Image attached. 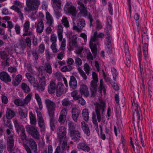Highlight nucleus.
Segmentation results:
<instances>
[{
    "label": "nucleus",
    "mask_w": 153,
    "mask_h": 153,
    "mask_svg": "<svg viewBox=\"0 0 153 153\" xmlns=\"http://www.w3.org/2000/svg\"><path fill=\"white\" fill-rule=\"evenodd\" d=\"M95 111L97 118V120L96 116H93L92 117V122L96 127H98L97 121L100 122L101 120L100 112L102 114L105 112L106 107V103L102 100H101L99 102H96L95 105Z\"/></svg>",
    "instance_id": "f257e3e1"
},
{
    "label": "nucleus",
    "mask_w": 153,
    "mask_h": 153,
    "mask_svg": "<svg viewBox=\"0 0 153 153\" xmlns=\"http://www.w3.org/2000/svg\"><path fill=\"white\" fill-rule=\"evenodd\" d=\"M45 104L46 105L48 113L50 117L51 130V131H53L55 129L54 114L55 111L56 105L54 102L48 99L45 100Z\"/></svg>",
    "instance_id": "f03ea898"
},
{
    "label": "nucleus",
    "mask_w": 153,
    "mask_h": 153,
    "mask_svg": "<svg viewBox=\"0 0 153 153\" xmlns=\"http://www.w3.org/2000/svg\"><path fill=\"white\" fill-rule=\"evenodd\" d=\"M40 4L39 0H27L26 4L27 6L24 9L27 11L29 12L38 9Z\"/></svg>",
    "instance_id": "7ed1b4c3"
},
{
    "label": "nucleus",
    "mask_w": 153,
    "mask_h": 153,
    "mask_svg": "<svg viewBox=\"0 0 153 153\" xmlns=\"http://www.w3.org/2000/svg\"><path fill=\"white\" fill-rule=\"evenodd\" d=\"M51 1L53 4V7L54 10V13L55 16L57 19H59L62 16V14L61 13V3L58 0H51Z\"/></svg>",
    "instance_id": "20e7f679"
},
{
    "label": "nucleus",
    "mask_w": 153,
    "mask_h": 153,
    "mask_svg": "<svg viewBox=\"0 0 153 153\" xmlns=\"http://www.w3.org/2000/svg\"><path fill=\"white\" fill-rule=\"evenodd\" d=\"M13 123L16 128V131L19 132L21 131L22 134L21 135V139L23 140H26L27 136L25 133V130L24 127L20 125L16 120L13 121Z\"/></svg>",
    "instance_id": "39448f33"
},
{
    "label": "nucleus",
    "mask_w": 153,
    "mask_h": 153,
    "mask_svg": "<svg viewBox=\"0 0 153 153\" xmlns=\"http://www.w3.org/2000/svg\"><path fill=\"white\" fill-rule=\"evenodd\" d=\"M26 131L34 138L37 140L39 139L40 134L36 127L28 126L26 127Z\"/></svg>",
    "instance_id": "423d86ee"
},
{
    "label": "nucleus",
    "mask_w": 153,
    "mask_h": 153,
    "mask_svg": "<svg viewBox=\"0 0 153 153\" xmlns=\"http://www.w3.org/2000/svg\"><path fill=\"white\" fill-rule=\"evenodd\" d=\"M64 10L66 14H71L74 16H76L77 13L76 8L72 4H69L68 3H67L64 7Z\"/></svg>",
    "instance_id": "0eeeda50"
},
{
    "label": "nucleus",
    "mask_w": 153,
    "mask_h": 153,
    "mask_svg": "<svg viewBox=\"0 0 153 153\" xmlns=\"http://www.w3.org/2000/svg\"><path fill=\"white\" fill-rule=\"evenodd\" d=\"M133 109L135 111L137 114V119L139 120H143V115L142 112L140 108L139 105L137 103L136 100H134L132 102L131 100Z\"/></svg>",
    "instance_id": "6e6552de"
},
{
    "label": "nucleus",
    "mask_w": 153,
    "mask_h": 153,
    "mask_svg": "<svg viewBox=\"0 0 153 153\" xmlns=\"http://www.w3.org/2000/svg\"><path fill=\"white\" fill-rule=\"evenodd\" d=\"M37 116L38 124L40 128V131L42 132H44L45 130L44 120L42 114L40 111H36Z\"/></svg>",
    "instance_id": "1a4fd4ad"
},
{
    "label": "nucleus",
    "mask_w": 153,
    "mask_h": 153,
    "mask_svg": "<svg viewBox=\"0 0 153 153\" xmlns=\"http://www.w3.org/2000/svg\"><path fill=\"white\" fill-rule=\"evenodd\" d=\"M77 4L78 5V7L81 15L83 17L86 18L88 14V10L86 5L80 1H78Z\"/></svg>",
    "instance_id": "9d476101"
},
{
    "label": "nucleus",
    "mask_w": 153,
    "mask_h": 153,
    "mask_svg": "<svg viewBox=\"0 0 153 153\" xmlns=\"http://www.w3.org/2000/svg\"><path fill=\"white\" fill-rule=\"evenodd\" d=\"M111 38V36H107L105 38V49L108 54H111L112 53Z\"/></svg>",
    "instance_id": "9b49d317"
},
{
    "label": "nucleus",
    "mask_w": 153,
    "mask_h": 153,
    "mask_svg": "<svg viewBox=\"0 0 153 153\" xmlns=\"http://www.w3.org/2000/svg\"><path fill=\"white\" fill-rule=\"evenodd\" d=\"M0 79L6 83L11 81L10 75L7 72L4 71L0 72Z\"/></svg>",
    "instance_id": "f8f14e48"
},
{
    "label": "nucleus",
    "mask_w": 153,
    "mask_h": 153,
    "mask_svg": "<svg viewBox=\"0 0 153 153\" xmlns=\"http://www.w3.org/2000/svg\"><path fill=\"white\" fill-rule=\"evenodd\" d=\"M30 26V23L29 21L25 22L23 25V31L25 32L23 35V36H30L32 35V32L28 31Z\"/></svg>",
    "instance_id": "ddd939ff"
},
{
    "label": "nucleus",
    "mask_w": 153,
    "mask_h": 153,
    "mask_svg": "<svg viewBox=\"0 0 153 153\" xmlns=\"http://www.w3.org/2000/svg\"><path fill=\"white\" fill-rule=\"evenodd\" d=\"M66 128L64 126H61L58 128L56 133L57 137L59 138L62 139L65 137Z\"/></svg>",
    "instance_id": "4468645a"
},
{
    "label": "nucleus",
    "mask_w": 153,
    "mask_h": 153,
    "mask_svg": "<svg viewBox=\"0 0 153 153\" xmlns=\"http://www.w3.org/2000/svg\"><path fill=\"white\" fill-rule=\"evenodd\" d=\"M79 91L81 95H83L85 97H88L89 95V93L87 86L85 84H82L80 85Z\"/></svg>",
    "instance_id": "2eb2a0df"
},
{
    "label": "nucleus",
    "mask_w": 153,
    "mask_h": 153,
    "mask_svg": "<svg viewBox=\"0 0 153 153\" xmlns=\"http://www.w3.org/2000/svg\"><path fill=\"white\" fill-rule=\"evenodd\" d=\"M77 147L79 149L85 152H89L90 150V147L85 142L79 143L77 144Z\"/></svg>",
    "instance_id": "dca6fc26"
},
{
    "label": "nucleus",
    "mask_w": 153,
    "mask_h": 153,
    "mask_svg": "<svg viewBox=\"0 0 153 153\" xmlns=\"http://www.w3.org/2000/svg\"><path fill=\"white\" fill-rule=\"evenodd\" d=\"M7 149L9 152H12L13 150V149L14 145V140L13 137L12 135L8 137L7 140Z\"/></svg>",
    "instance_id": "f3484780"
},
{
    "label": "nucleus",
    "mask_w": 153,
    "mask_h": 153,
    "mask_svg": "<svg viewBox=\"0 0 153 153\" xmlns=\"http://www.w3.org/2000/svg\"><path fill=\"white\" fill-rule=\"evenodd\" d=\"M69 46L71 49H72L74 47L76 48H77L78 45L77 43V37L76 35H74L72 36Z\"/></svg>",
    "instance_id": "a211bd4d"
},
{
    "label": "nucleus",
    "mask_w": 153,
    "mask_h": 153,
    "mask_svg": "<svg viewBox=\"0 0 153 153\" xmlns=\"http://www.w3.org/2000/svg\"><path fill=\"white\" fill-rule=\"evenodd\" d=\"M71 139L74 142L79 141L81 138L80 133L78 131H75L70 134Z\"/></svg>",
    "instance_id": "6ab92c4d"
},
{
    "label": "nucleus",
    "mask_w": 153,
    "mask_h": 153,
    "mask_svg": "<svg viewBox=\"0 0 153 153\" xmlns=\"http://www.w3.org/2000/svg\"><path fill=\"white\" fill-rule=\"evenodd\" d=\"M67 112L65 109L62 110L60 112L58 121L61 124H63L66 119Z\"/></svg>",
    "instance_id": "aec40b11"
},
{
    "label": "nucleus",
    "mask_w": 153,
    "mask_h": 153,
    "mask_svg": "<svg viewBox=\"0 0 153 153\" xmlns=\"http://www.w3.org/2000/svg\"><path fill=\"white\" fill-rule=\"evenodd\" d=\"M46 85V81L45 78L44 76H42L39 79L38 90L41 91H44Z\"/></svg>",
    "instance_id": "412c9836"
},
{
    "label": "nucleus",
    "mask_w": 153,
    "mask_h": 153,
    "mask_svg": "<svg viewBox=\"0 0 153 153\" xmlns=\"http://www.w3.org/2000/svg\"><path fill=\"white\" fill-rule=\"evenodd\" d=\"M81 125L82 128L84 133L87 136H90L91 133L88 125L84 121L81 122Z\"/></svg>",
    "instance_id": "4be33fe9"
},
{
    "label": "nucleus",
    "mask_w": 153,
    "mask_h": 153,
    "mask_svg": "<svg viewBox=\"0 0 153 153\" xmlns=\"http://www.w3.org/2000/svg\"><path fill=\"white\" fill-rule=\"evenodd\" d=\"M29 145L32 150L36 153L37 152V147L36 143L33 139H30L28 141Z\"/></svg>",
    "instance_id": "5701e85b"
},
{
    "label": "nucleus",
    "mask_w": 153,
    "mask_h": 153,
    "mask_svg": "<svg viewBox=\"0 0 153 153\" xmlns=\"http://www.w3.org/2000/svg\"><path fill=\"white\" fill-rule=\"evenodd\" d=\"M58 88L56 83L52 81H51L49 85L48 92L50 94H53L55 92L56 89Z\"/></svg>",
    "instance_id": "b1692460"
},
{
    "label": "nucleus",
    "mask_w": 153,
    "mask_h": 153,
    "mask_svg": "<svg viewBox=\"0 0 153 153\" xmlns=\"http://www.w3.org/2000/svg\"><path fill=\"white\" fill-rule=\"evenodd\" d=\"M44 25L43 22L42 20L38 21L36 27V31L37 33H41L43 30Z\"/></svg>",
    "instance_id": "393cba45"
},
{
    "label": "nucleus",
    "mask_w": 153,
    "mask_h": 153,
    "mask_svg": "<svg viewBox=\"0 0 153 153\" xmlns=\"http://www.w3.org/2000/svg\"><path fill=\"white\" fill-rule=\"evenodd\" d=\"M16 114V112L11 109L7 108L6 111V117L8 120L12 119Z\"/></svg>",
    "instance_id": "a878e982"
},
{
    "label": "nucleus",
    "mask_w": 153,
    "mask_h": 153,
    "mask_svg": "<svg viewBox=\"0 0 153 153\" xmlns=\"http://www.w3.org/2000/svg\"><path fill=\"white\" fill-rule=\"evenodd\" d=\"M8 52L5 51H0V56L1 59L6 60L5 63L6 65L9 64L7 61L9 59Z\"/></svg>",
    "instance_id": "bb28decb"
},
{
    "label": "nucleus",
    "mask_w": 153,
    "mask_h": 153,
    "mask_svg": "<svg viewBox=\"0 0 153 153\" xmlns=\"http://www.w3.org/2000/svg\"><path fill=\"white\" fill-rule=\"evenodd\" d=\"M72 117L73 120L76 122L78 118L80 111L78 109L76 108H73L72 110Z\"/></svg>",
    "instance_id": "cd10ccee"
},
{
    "label": "nucleus",
    "mask_w": 153,
    "mask_h": 153,
    "mask_svg": "<svg viewBox=\"0 0 153 153\" xmlns=\"http://www.w3.org/2000/svg\"><path fill=\"white\" fill-rule=\"evenodd\" d=\"M98 82H94L92 81L91 83L90 90L91 92L92 95L93 96L96 94L97 91V83Z\"/></svg>",
    "instance_id": "c85d7f7f"
},
{
    "label": "nucleus",
    "mask_w": 153,
    "mask_h": 153,
    "mask_svg": "<svg viewBox=\"0 0 153 153\" xmlns=\"http://www.w3.org/2000/svg\"><path fill=\"white\" fill-rule=\"evenodd\" d=\"M22 79V77L21 75L18 74L16 76L15 79L12 82L13 85L15 86H18L21 82Z\"/></svg>",
    "instance_id": "c756f323"
},
{
    "label": "nucleus",
    "mask_w": 153,
    "mask_h": 153,
    "mask_svg": "<svg viewBox=\"0 0 153 153\" xmlns=\"http://www.w3.org/2000/svg\"><path fill=\"white\" fill-rule=\"evenodd\" d=\"M77 81L75 77L73 76H71L69 82V85L71 88H74L77 86Z\"/></svg>",
    "instance_id": "7c9ffc66"
},
{
    "label": "nucleus",
    "mask_w": 153,
    "mask_h": 153,
    "mask_svg": "<svg viewBox=\"0 0 153 153\" xmlns=\"http://www.w3.org/2000/svg\"><path fill=\"white\" fill-rule=\"evenodd\" d=\"M29 117L31 124L35 125L36 123V119L32 111L29 112Z\"/></svg>",
    "instance_id": "2f4dec72"
},
{
    "label": "nucleus",
    "mask_w": 153,
    "mask_h": 153,
    "mask_svg": "<svg viewBox=\"0 0 153 153\" xmlns=\"http://www.w3.org/2000/svg\"><path fill=\"white\" fill-rule=\"evenodd\" d=\"M44 70L49 74L52 73L51 64L50 63H45L44 65Z\"/></svg>",
    "instance_id": "473e14b6"
},
{
    "label": "nucleus",
    "mask_w": 153,
    "mask_h": 153,
    "mask_svg": "<svg viewBox=\"0 0 153 153\" xmlns=\"http://www.w3.org/2000/svg\"><path fill=\"white\" fill-rule=\"evenodd\" d=\"M35 98L39 105V108L40 110L43 108V105L40 97L38 93L35 94Z\"/></svg>",
    "instance_id": "72a5a7b5"
},
{
    "label": "nucleus",
    "mask_w": 153,
    "mask_h": 153,
    "mask_svg": "<svg viewBox=\"0 0 153 153\" xmlns=\"http://www.w3.org/2000/svg\"><path fill=\"white\" fill-rule=\"evenodd\" d=\"M21 88L25 93H27L30 92V88L28 85L25 82L22 83L21 85Z\"/></svg>",
    "instance_id": "f704fd0d"
},
{
    "label": "nucleus",
    "mask_w": 153,
    "mask_h": 153,
    "mask_svg": "<svg viewBox=\"0 0 153 153\" xmlns=\"http://www.w3.org/2000/svg\"><path fill=\"white\" fill-rule=\"evenodd\" d=\"M148 45H144L143 47V55L144 59L149 58L148 56Z\"/></svg>",
    "instance_id": "c9c22d12"
},
{
    "label": "nucleus",
    "mask_w": 153,
    "mask_h": 153,
    "mask_svg": "<svg viewBox=\"0 0 153 153\" xmlns=\"http://www.w3.org/2000/svg\"><path fill=\"white\" fill-rule=\"evenodd\" d=\"M82 114L84 120L85 121H88L89 118L88 110L86 109H83Z\"/></svg>",
    "instance_id": "e433bc0d"
},
{
    "label": "nucleus",
    "mask_w": 153,
    "mask_h": 153,
    "mask_svg": "<svg viewBox=\"0 0 153 153\" xmlns=\"http://www.w3.org/2000/svg\"><path fill=\"white\" fill-rule=\"evenodd\" d=\"M143 61L144 68L148 69L151 66V63L149 58H144Z\"/></svg>",
    "instance_id": "4c0bfd02"
},
{
    "label": "nucleus",
    "mask_w": 153,
    "mask_h": 153,
    "mask_svg": "<svg viewBox=\"0 0 153 153\" xmlns=\"http://www.w3.org/2000/svg\"><path fill=\"white\" fill-rule=\"evenodd\" d=\"M68 126L70 134L77 131L75 130V127L74 123L73 122L71 121L69 122L68 123Z\"/></svg>",
    "instance_id": "58836bf2"
},
{
    "label": "nucleus",
    "mask_w": 153,
    "mask_h": 153,
    "mask_svg": "<svg viewBox=\"0 0 153 153\" xmlns=\"http://www.w3.org/2000/svg\"><path fill=\"white\" fill-rule=\"evenodd\" d=\"M71 96L73 99L75 100H78L81 96L80 95H78V92L76 91H74L72 92L71 93Z\"/></svg>",
    "instance_id": "ea45409f"
},
{
    "label": "nucleus",
    "mask_w": 153,
    "mask_h": 153,
    "mask_svg": "<svg viewBox=\"0 0 153 153\" xmlns=\"http://www.w3.org/2000/svg\"><path fill=\"white\" fill-rule=\"evenodd\" d=\"M14 103L16 105L20 106H23L25 105V102H24L22 100L19 99H16L14 101Z\"/></svg>",
    "instance_id": "a19ab883"
},
{
    "label": "nucleus",
    "mask_w": 153,
    "mask_h": 153,
    "mask_svg": "<svg viewBox=\"0 0 153 153\" xmlns=\"http://www.w3.org/2000/svg\"><path fill=\"white\" fill-rule=\"evenodd\" d=\"M77 24L82 30L85 25V21L84 19H80Z\"/></svg>",
    "instance_id": "79ce46f5"
},
{
    "label": "nucleus",
    "mask_w": 153,
    "mask_h": 153,
    "mask_svg": "<svg viewBox=\"0 0 153 153\" xmlns=\"http://www.w3.org/2000/svg\"><path fill=\"white\" fill-rule=\"evenodd\" d=\"M111 71L113 76V79L114 81H116V78L118 75L117 71L114 67L111 68Z\"/></svg>",
    "instance_id": "37998d69"
},
{
    "label": "nucleus",
    "mask_w": 153,
    "mask_h": 153,
    "mask_svg": "<svg viewBox=\"0 0 153 153\" xmlns=\"http://www.w3.org/2000/svg\"><path fill=\"white\" fill-rule=\"evenodd\" d=\"M142 42L144 45H148L147 43L148 42V36L147 34L143 35L142 33Z\"/></svg>",
    "instance_id": "c03bdc74"
},
{
    "label": "nucleus",
    "mask_w": 153,
    "mask_h": 153,
    "mask_svg": "<svg viewBox=\"0 0 153 153\" xmlns=\"http://www.w3.org/2000/svg\"><path fill=\"white\" fill-rule=\"evenodd\" d=\"M137 57L138 61H141L142 58V51L141 48L138 47L137 49Z\"/></svg>",
    "instance_id": "a18cd8bd"
},
{
    "label": "nucleus",
    "mask_w": 153,
    "mask_h": 153,
    "mask_svg": "<svg viewBox=\"0 0 153 153\" xmlns=\"http://www.w3.org/2000/svg\"><path fill=\"white\" fill-rule=\"evenodd\" d=\"M62 24L66 27H68L69 26V24L66 17H63L62 19Z\"/></svg>",
    "instance_id": "49530a36"
},
{
    "label": "nucleus",
    "mask_w": 153,
    "mask_h": 153,
    "mask_svg": "<svg viewBox=\"0 0 153 153\" xmlns=\"http://www.w3.org/2000/svg\"><path fill=\"white\" fill-rule=\"evenodd\" d=\"M108 10L109 13L111 15L113 14V9L112 5L110 1L108 2Z\"/></svg>",
    "instance_id": "de8ad7c7"
},
{
    "label": "nucleus",
    "mask_w": 153,
    "mask_h": 153,
    "mask_svg": "<svg viewBox=\"0 0 153 153\" xmlns=\"http://www.w3.org/2000/svg\"><path fill=\"white\" fill-rule=\"evenodd\" d=\"M26 44L25 42L22 41H21L19 44V47H20L22 49L21 51V53L23 52V50H24L26 48Z\"/></svg>",
    "instance_id": "09e8293b"
},
{
    "label": "nucleus",
    "mask_w": 153,
    "mask_h": 153,
    "mask_svg": "<svg viewBox=\"0 0 153 153\" xmlns=\"http://www.w3.org/2000/svg\"><path fill=\"white\" fill-rule=\"evenodd\" d=\"M84 69L87 75H88L89 74V71H90V67L87 63H86L85 64L84 67Z\"/></svg>",
    "instance_id": "8fccbe9b"
},
{
    "label": "nucleus",
    "mask_w": 153,
    "mask_h": 153,
    "mask_svg": "<svg viewBox=\"0 0 153 153\" xmlns=\"http://www.w3.org/2000/svg\"><path fill=\"white\" fill-rule=\"evenodd\" d=\"M62 105L64 106H67L70 105L71 102L68 99H65L62 102Z\"/></svg>",
    "instance_id": "3c124183"
},
{
    "label": "nucleus",
    "mask_w": 153,
    "mask_h": 153,
    "mask_svg": "<svg viewBox=\"0 0 153 153\" xmlns=\"http://www.w3.org/2000/svg\"><path fill=\"white\" fill-rule=\"evenodd\" d=\"M19 114L21 115L22 118H24L27 116V113H25L24 110L21 108H19Z\"/></svg>",
    "instance_id": "603ef678"
},
{
    "label": "nucleus",
    "mask_w": 153,
    "mask_h": 153,
    "mask_svg": "<svg viewBox=\"0 0 153 153\" xmlns=\"http://www.w3.org/2000/svg\"><path fill=\"white\" fill-rule=\"evenodd\" d=\"M32 96V93L28 94L25 99L24 102H25L26 103L30 102L31 100Z\"/></svg>",
    "instance_id": "864d4df0"
},
{
    "label": "nucleus",
    "mask_w": 153,
    "mask_h": 153,
    "mask_svg": "<svg viewBox=\"0 0 153 153\" xmlns=\"http://www.w3.org/2000/svg\"><path fill=\"white\" fill-rule=\"evenodd\" d=\"M86 17L89 20L90 22V26L91 27L92 25V23L93 21L92 15L90 13H88V15H87V16H86Z\"/></svg>",
    "instance_id": "5fc2aeb1"
},
{
    "label": "nucleus",
    "mask_w": 153,
    "mask_h": 153,
    "mask_svg": "<svg viewBox=\"0 0 153 153\" xmlns=\"http://www.w3.org/2000/svg\"><path fill=\"white\" fill-rule=\"evenodd\" d=\"M25 76L30 82L35 78L33 76L31 75L30 73H26L25 74Z\"/></svg>",
    "instance_id": "6e6d98bb"
},
{
    "label": "nucleus",
    "mask_w": 153,
    "mask_h": 153,
    "mask_svg": "<svg viewBox=\"0 0 153 153\" xmlns=\"http://www.w3.org/2000/svg\"><path fill=\"white\" fill-rule=\"evenodd\" d=\"M30 83L31 85H33L34 87H37L38 89L39 83H38V82L37 80H35V78Z\"/></svg>",
    "instance_id": "4d7b16f0"
},
{
    "label": "nucleus",
    "mask_w": 153,
    "mask_h": 153,
    "mask_svg": "<svg viewBox=\"0 0 153 153\" xmlns=\"http://www.w3.org/2000/svg\"><path fill=\"white\" fill-rule=\"evenodd\" d=\"M94 35L96 36L97 38H103L104 37V34L102 33H100L99 34H98L97 31L94 32Z\"/></svg>",
    "instance_id": "13d9d810"
},
{
    "label": "nucleus",
    "mask_w": 153,
    "mask_h": 153,
    "mask_svg": "<svg viewBox=\"0 0 153 153\" xmlns=\"http://www.w3.org/2000/svg\"><path fill=\"white\" fill-rule=\"evenodd\" d=\"M25 41L27 44V45L29 47H31V41L30 37H27L25 39Z\"/></svg>",
    "instance_id": "bf43d9fd"
},
{
    "label": "nucleus",
    "mask_w": 153,
    "mask_h": 153,
    "mask_svg": "<svg viewBox=\"0 0 153 153\" xmlns=\"http://www.w3.org/2000/svg\"><path fill=\"white\" fill-rule=\"evenodd\" d=\"M96 29L97 30H101L102 28V26L101 22L99 20L96 21Z\"/></svg>",
    "instance_id": "052dcab7"
},
{
    "label": "nucleus",
    "mask_w": 153,
    "mask_h": 153,
    "mask_svg": "<svg viewBox=\"0 0 153 153\" xmlns=\"http://www.w3.org/2000/svg\"><path fill=\"white\" fill-rule=\"evenodd\" d=\"M92 78L93 79V81L94 82H98V76L97 74L94 72H93L92 73Z\"/></svg>",
    "instance_id": "680f3d73"
},
{
    "label": "nucleus",
    "mask_w": 153,
    "mask_h": 153,
    "mask_svg": "<svg viewBox=\"0 0 153 153\" xmlns=\"http://www.w3.org/2000/svg\"><path fill=\"white\" fill-rule=\"evenodd\" d=\"M5 125L10 130H13V126L11 121L10 120H7Z\"/></svg>",
    "instance_id": "e2e57ef3"
},
{
    "label": "nucleus",
    "mask_w": 153,
    "mask_h": 153,
    "mask_svg": "<svg viewBox=\"0 0 153 153\" xmlns=\"http://www.w3.org/2000/svg\"><path fill=\"white\" fill-rule=\"evenodd\" d=\"M51 41L52 43H56L57 41V37L56 34H53L51 35Z\"/></svg>",
    "instance_id": "0e129e2a"
},
{
    "label": "nucleus",
    "mask_w": 153,
    "mask_h": 153,
    "mask_svg": "<svg viewBox=\"0 0 153 153\" xmlns=\"http://www.w3.org/2000/svg\"><path fill=\"white\" fill-rule=\"evenodd\" d=\"M45 46L44 44H41L39 46V51L41 53H43L45 50Z\"/></svg>",
    "instance_id": "69168bd1"
},
{
    "label": "nucleus",
    "mask_w": 153,
    "mask_h": 153,
    "mask_svg": "<svg viewBox=\"0 0 153 153\" xmlns=\"http://www.w3.org/2000/svg\"><path fill=\"white\" fill-rule=\"evenodd\" d=\"M79 72L82 76L83 77V79L86 80L87 79V76L84 71L80 69V70H79Z\"/></svg>",
    "instance_id": "338daca9"
},
{
    "label": "nucleus",
    "mask_w": 153,
    "mask_h": 153,
    "mask_svg": "<svg viewBox=\"0 0 153 153\" xmlns=\"http://www.w3.org/2000/svg\"><path fill=\"white\" fill-rule=\"evenodd\" d=\"M2 102L4 104H7L8 103V100L7 97L4 96L2 95L1 96Z\"/></svg>",
    "instance_id": "774afa93"
}]
</instances>
